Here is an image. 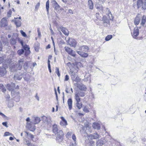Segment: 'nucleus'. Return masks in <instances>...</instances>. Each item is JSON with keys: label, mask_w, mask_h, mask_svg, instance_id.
<instances>
[{"label": "nucleus", "mask_w": 146, "mask_h": 146, "mask_svg": "<svg viewBox=\"0 0 146 146\" xmlns=\"http://www.w3.org/2000/svg\"><path fill=\"white\" fill-rule=\"evenodd\" d=\"M106 11L108 12V15L107 16L103 17L102 21H103V25L105 27H108L110 25V21L112 20L113 17L112 16L111 12L108 8H106Z\"/></svg>", "instance_id": "f257e3e1"}, {"label": "nucleus", "mask_w": 146, "mask_h": 146, "mask_svg": "<svg viewBox=\"0 0 146 146\" xmlns=\"http://www.w3.org/2000/svg\"><path fill=\"white\" fill-rule=\"evenodd\" d=\"M58 131L57 125L56 124L53 125L52 127V131L54 133L57 134L56 135V140H61L63 139V132L61 130H59Z\"/></svg>", "instance_id": "f03ea898"}, {"label": "nucleus", "mask_w": 146, "mask_h": 146, "mask_svg": "<svg viewBox=\"0 0 146 146\" xmlns=\"http://www.w3.org/2000/svg\"><path fill=\"white\" fill-rule=\"evenodd\" d=\"M72 80L76 82H79L80 81V79L78 77L76 73L71 70L69 73Z\"/></svg>", "instance_id": "7ed1b4c3"}, {"label": "nucleus", "mask_w": 146, "mask_h": 146, "mask_svg": "<svg viewBox=\"0 0 146 146\" xmlns=\"http://www.w3.org/2000/svg\"><path fill=\"white\" fill-rule=\"evenodd\" d=\"M65 51L70 55L74 57H75L76 54L75 52L71 48L67 46L64 47Z\"/></svg>", "instance_id": "20e7f679"}, {"label": "nucleus", "mask_w": 146, "mask_h": 146, "mask_svg": "<svg viewBox=\"0 0 146 146\" xmlns=\"http://www.w3.org/2000/svg\"><path fill=\"white\" fill-rule=\"evenodd\" d=\"M67 42L72 47H75L76 44V40L72 38H70L67 40Z\"/></svg>", "instance_id": "39448f33"}, {"label": "nucleus", "mask_w": 146, "mask_h": 146, "mask_svg": "<svg viewBox=\"0 0 146 146\" xmlns=\"http://www.w3.org/2000/svg\"><path fill=\"white\" fill-rule=\"evenodd\" d=\"M88 137L89 139H97L99 138L100 135L97 133H95L93 134L89 135Z\"/></svg>", "instance_id": "423d86ee"}, {"label": "nucleus", "mask_w": 146, "mask_h": 146, "mask_svg": "<svg viewBox=\"0 0 146 146\" xmlns=\"http://www.w3.org/2000/svg\"><path fill=\"white\" fill-rule=\"evenodd\" d=\"M8 23L7 19L4 17L2 18L0 22V26L1 27H5L7 25Z\"/></svg>", "instance_id": "0eeeda50"}, {"label": "nucleus", "mask_w": 146, "mask_h": 146, "mask_svg": "<svg viewBox=\"0 0 146 146\" xmlns=\"http://www.w3.org/2000/svg\"><path fill=\"white\" fill-rule=\"evenodd\" d=\"M22 72H17L14 76V79L15 80H20L23 78V75Z\"/></svg>", "instance_id": "6e6552de"}, {"label": "nucleus", "mask_w": 146, "mask_h": 146, "mask_svg": "<svg viewBox=\"0 0 146 146\" xmlns=\"http://www.w3.org/2000/svg\"><path fill=\"white\" fill-rule=\"evenodd\" d=\"M24 62V61L23 59H21L19 61V63L17 65L18 70H20L21 69Z\"/></svg>", "instance_id": "1a4fd4ad"}, {"label": "nucleus", "mask_w": 146, "mask_h": 146, "mask_svg": "<svg viewBox=\"0 0 146 146\" xmlns=\"http://www.w3.org/2000/svg\"><path fill=\"white\" fill-rule=\"evenodd\" d=\"M15 86V84L14 83L9 84L7 85L6 88L9 91H12L14 90Z\"/></svg>", "instance_id": "9d476101"}, {"label": "nucleus", "mask_w": 146, "mask_h": 146, "mask_svg": "<svg viewBox=\"0 0 146 146\" xmlns=\"http://www.w3.org/2000/svg\"><path fill=\"white\" fill-rule=\"evenodd\" d=\"M139 34V29L137 27H135L134 29L133 34L132 35L133 37L134 38L137 36Z\"/></svg>", "instance_id": "9b49d317"}, {"label": "nucleus", "mask_w": 146, "mask_h": 146, "mask_svg": "<svg viewBox=\"0 0 146 146\" xmlns=\"http://www.w3.org/2000/svg\"><path fill=\"white\" fill-rule=\"evenodd\" d=\"M7 73V71L5 68L0 67V77L4 76Z\"/></svg>", "instance_id": "f8f14e48"}, {"label": "nucleus", "mask_w": 146, "mask_h": 146, "mask_svg": "<svg viewBox=\"0 0 146 146\" xmlns=\"http://www.w3.org/2000/svg\"><path fill=\"white\" fill-rule=\"evenodd\" d=\"M105 140L104 139L102 138L98 140L96 142L97 145L98 146H101L104 145L105 143Z\"/></svg>", "instance_id": "ddd939ff"}, {"label": "nucleus", "mask_w": 146, "mask_h": 146, "mask_svg": "<svg viewBox=\"0 0 146 146\" xmlns=\"http://www.w3.org/2000/svg\"><path fill=\"white\" fill-rule=\"evenodd\" d=\"M140 14H138L137 15L134 20V23L135 25H137L139 24L140 21Z\"/></svg>", "instance_id": "4468645a"}, {"label": "nucleus", "mask_w": 146, "mask_h": 146, "mask_svg": "<svg viewBox=\"0 0 146 146\" xmlns=\"http://www.w3.org/2000/svg\"><path fill=\"white\" fill-rule=\"evenodd\" d=\"M89 48L88 47L86 46H83L80 47L79 50L82 52H87Z\"/></svg>", "instance_id": "2eb2a0df"}, {"label": "nucleus", "mask_w": 146, "mask_h": 146, "mask_svg": "<svg viewBox=\"0 0 146 146\" xmlns=\"http://www.w3.org/2000/svg\"><path fill=\"white\" fill-rule=\"evenodd\" d=\"M23 47L25 50L27 51L25 52V55H27L29 54L30 52V50H29L30 48L29 46L26 44L25 45H23Z\"/></svg>", "instance_id": "dca6fc26"}, {"label": "nucleus", "mask_w": 146, "mask_h": 146, "mask_svg": "<svg viewBox=\"0 0 146 146\" xmlns=\"http://www.w3.org/2000/svg\"><path fill=\"white\" fill-rule=\"evenodd\" d=\"M146 22V16L143 15L141 17V21L140 23L141 25L144 26Z\"/></svg>", "instance_id": "f3484780"}, {"label": "nucleus", "mask_w": 146, "mask_h": 146, "mask_svg": "<svg viewBox=\"0 0 146 146\" xmlns=\"http://www.w3.org/2000/svg\"><path fill=\"white\" fill-rule=\"evenodd\" d=\"M77 87L80 90H82L85 91L86 89V88L85 86L82 84H78Z\"/></svg>", "instance_id": "a211bd4d"}, {"label": "nucleus", "mask_w": 146, "mask_h": 146, "mask_svg": "<svg viewBox=\"0 0 146 146\" xmlns=\"http://www.w3.org/2000/svg\"><path fill=\"white\" fill-rule=\"evenodd\" d=\"M60 29L61 31L65 35L67 36L68 35L69 32L67 29L63 27H60Z\"/></svg>", "instance_id": "6ab92c4d"}, {"label": "nucleus", "mask_w": 146, "mask_h": 146, "mask_svg": "<svg viewBox=\"0 0 146 146\" xmlns=\"http://www.w3.org/2000/svg\"><path fill=\"white\" fill-rule=\"evenodd\" d=\"M76 52L82 57L86 58L88 56V54L87 53H85L81 51H77Z\"/></svg>", "instance_id": "aec40b11"}, {"label": "nucleus", "mask_w": 146, "mask_h": 146, "mask_svg": "<svg viewBox=\"0 0 146 146\" xmlns=\"http://www.w3.org/2000/svg\"><path fill=\"white\" fill-rule=\"evenodd\" d=\"M61 118L62 120V121H61L60 124L62 126L66 125H67V123L66 120L64 119V118L63 117H61Z\"/></svg>", "instance_id": "412c9836"}, {"label": "nucleus", "mask_w": 146, "mask_h": 146, "mask_svg": "<svg viewBox=\"0 0 146 146\" xmlns=\"http://www.w3.org/2000/svg\"><path fill=\"white\" fill-rule=\"evenodd\" d=\"M92 127L94 129L99 130L100 129V124L98 123H94L92 125Z\"/></svg>", "instance_id": "4be33fe9"}, {"label": "nucleus", "mask_w": 146, "mask_h": 146, "mask_svg": "<svg viewBox=\"0 0 146 146\" xmlns=\"http://www.w3.org/2000/svg\"><path fill=\"white\" fill-rule=\"evenodd\" d=\"M40 121V119L38 117H35L34 118L33 122L35 124H37L39 123Z\"/></svg>", "instance_id": "5701e85b"}, {"label": "nucleus", "mask_w": 146, "mask_h": 146, "mask_svg": "<svg viewBox=\"0 0 146 146\" xmlns=\"http://www.w3.org/2000/svg\"><path fill=\"white\" fill-rule=\"evenodd\" d=\"M72 100L71 99L69 98L68 100V106L70 110L72 107Z\"/></svg>", "instance_id": "b1692460"}, {"label": "nucleus", "mask_w": 146, "mask_h": 146, "mask_svg": "<svg viewBox=\"0 0 146 146\" xmlns=\"http://www.w3.org/2000/svg\"><path fill=\"white\" fill-rule=\"evenodd\" d=\"M53 6L55 9L56 10H59L60 8V6L56 1H54L53 2Z\"/></svg>", "instance_id": "393cba45"}, {"label": "nucleus", "mask_w": 146, "mask_h": 146, "mask_svg": "<svg viewBox=\"0 0 146 146\" xmlns=\"http://www.w3.org/2000/svg\"><path fill=\"white\" fill-rule=\"evenodd\" d=\"M17 40L16 39L12 38L10 40V43L12 45H15L17 43Z\"/></svg>", "instance_id": "a878e982"}, {"label": "nucleus", "mask_w": 146, "mask_h": 146, "mask_svg": "<svg viewBox=\"0 0 146 146\" xmlns=\"http://www.w3.org/2000/svg\"><path fill=\"white\" fill-rule=\"evenodd\" d=\"M74 99L76 100V102H80V96L77 94L76 92L74 96Z\"/></svg>", "instance_id": "bb28decb"}, {"label": "nucleus", "mask_w": 146, "mask_h": 146, "mask_svg": "<svg viewBox=\"0 0 146 146\" xmlns=\"http://www.w3.org/2000/svg\"><path fill=\"white\" fill-rule=\"evenodd\" d=\"M15 23L17 27H19L21 25V23L20 21L15 20Z\"/></svg>", "instance_id": "cd10ccee"}, {"label": "nucleus", "mask_w": 146, "mask_h": 146, "mask_svg": "<svg viewBox=\"0 0 146 146\" xmlns=\"http://www.w3.org/2000/svg\"><path fill=\"white\" fill-rule=\"evenodd\" d=\"M88 7L90 9H92L93 8V5L92 2L91 0H89L88 1Z\"/></svg>", "instance_id": "c85d7f7f"}, {"label": "nucleus", "mask_w": 146, "mask_h": 146, "mask_svg": "<svg viewBox=\"0 0 146 146\" xmlns=\"http://www.w3.org/2000/svg\"><path fill=\"white\" fill-rule=\"evenodd\" d=\"M76 106L79 109H80L82 107V104L80 102H77L76 103Z\"/></svg>", "instance_id": "c756f323"}, {"label": "nucleus", "mask_w": 146, "mask_h": 146, "mask_svg": "<svg viewBox=\"0 0 146 146\" xmlns=\"http://www.w3.org/2000/svg\"><path fill=\"white\" fill-rule=\"evenodd\" d=\"M49 1L48 0L46 3V8L47 13H49Z\"/></svg>", "instance_id": "7c9ffc66"}, {"label": "nucleus", "mask_w": 146, "mask_h": 146, "mask_svg": "<svg viewBox=\"0 0 146 146\" xmlns=\"http://www.w3.org/2000/svg\"><path fill=\"white\" fill-rule=\"evenodd\" d=\"M83 110L86 113H88L89 112V109L86 106H85L83 108Z\"/></svg>", "instance_id": "2f4dec72"}, {"label": "nucleus", "mask_w": 146, "mask_h": 146, "mask_svg": "<svg viewBox=\"0 0 146 146\" xmlns=\"http://www.w3.org/2000/svg\"><path fill=\"white\" fill-rule=\"evenodd\" d=\"M24 52V51L23 49H21L17 51V53L19 55H21V54H23Z\"/></svg>", "instance_id": "473e14b6"}, {"label": "nucleus", "mask_w": 146, "mask_h": 146, "mask_svg": "<svg viewBox=\"0 0 146 146\" xmlns=\"http://www.w3.org/2000/svg\"><path fill=\"white\" fill-rule=\"evenodd\" d=\"M76 93H77V94L80 97H83L85 96V93L82 92H76Z\"/></svg>", "instance_id": "72a5a7b5"}, {"label": "nucleus", "mask_w": 146, "mask_h": 146, "mask_svg": "<svg viewBox=\"0 0 146 146\" xmlns=\"http://www.w3.org/2000/svg\"><path fill=\"white\" fill-rule=\"evenodd\" d=\"M112 36L111 35H108L105 38V40L106 41H108L112 38Z\"/></svg>", "instance_id": "f704fd0d"}, {"label": "nucleus", "mask_w": 146, "mask_h": 146, "mask_svg": "<svg viewBox=\"0 0 146 146\" xmlns=\"http://www.w3.org/2000/svg\"><path fill=\"white\" fill-rule=\"evenodd\" d=\"M25 133L27 134V135L30 137L32 139L34 138V135L31 134L29 133L28 132H25Z\"/></svg>", "instance_id": "c9c22d12"}, {"label": "nucleus", "mask_w": 146, "mask_h": 146, "mask_svg": "<svg viewBox=\"0 0 146 146\" xmlns=\"http://www.w3.org/2000/svg\"><path fill=\"white\" fill-rule=\"evenodd\" d=\"M3 43L5 45H8L9 44V42L8 40L7 39H5L3 41Z\"/></svg>", "instance_id": "e433bc0d"}, {"label": "nucleus", "mask_w": 146, "mask_h": 146, "mask_svg": "<svg viewBox=\"0 0 146 146\" xmlns=\"http://www.w3.org/2000/svg\"><path fill=\"white\" fill-rule=\"evenodd\" d=\"M39 46V44L37 42L36 43L34 44V48L35 50H36V49L38 48Z\"/></svg>", "instance_id": "4c0bfd02"}, {"label": "nucleus", "mask_w": 146, "mask_h": 146, "mask_svg": "<svg viewBox=\"0 0 146 146\" xmlns=\"http://www.w3.org/2000/svg\"><path fill=\"white\" fill-rule=\"evenodd\" d=\"M56 73L57 75L59 77L60 76V74L59 71V69L58 67L56 68Z\"/></svg>", "instance_id": "58836bf2"}, {"label": "nucleus", "mask_w": 146, "mask_h": 146, "mask_svg": "<svg viewBox=\"0 0 146 146\" xmlns=\"http://www.w3.org/2000/svg\"><path fill=\"white\" fill-rule=\"evenodd\" d=\"M96 16L97 19H98L100 20L101 18V17L98 13H96Z\"/></svg>", "instance_id": "ea45409f"}, {"label": "nucleus", "mask_w": 146, "mask_h": 146, "mask_svg": "<svg viewBox=\"0 0 146 146\" xmlns=\"http://www.w3.org/2000/svg\"><path fill=\"white\" fill-rule=\"evenodd\" d=\"M97 9L100 11L103 12V7L101 6H100L97 7Z\"/></svg>", "instance_id": "a19ab883"}, {"label": "nucleus", "mask_w": 146, "mask_h": 146, "mask_svg": "<svg viewBox=\"0 0 146 146\" xmlns=\"http://www.w3.org/2000/svg\"><path fill=\"white\" fill-rule=\"evenodd\" d=\"M42 120L43 121H44V122H47L48 118L44 116L42 117Z\"/></svg>", "instance_id": "79ce46f5"}, {"label": "nucleus", "mask_w": 146, "mask_h": 146, "mask_svg": "<svg viewBox=\"0 0 146 146\" xmlns=\"http://www.w3.org/2000/svg\"><path fill=\"white\" fill-rule=\"evenodd\" d=\"M20 33L24 37H26L27 36V35L25 33V32H24L23 31H21Z\"/></svg>", "instance_id": "37998d69"}, {"label": "nucleus", "mask_w": 146, "mask_h": 146, "mask_svg": "<svg viewBox=\"0 0 146 146\" xmlns=\"http://www.w3.org/2000/svg\"><path fill=\"white\" fill-rule=\"evenodd\" d=\"M12 12L11 10H10L7 13V16L9 17L11 16Z\"/></svg>", "instance_id": "c03bdc74"}, {"label": "nucleus", "mask_w": 146, "mask_h": 146, "mask_svg": "<svg viewBox=\"0 0 146 146\" xmlns=\"http://www.w3.org/2000/svg\"><path fill=\"white\" fill-rule=\"evenodd\" d=\"M25 141V143L26 145H27L28 146H29V144H31V143L29 142V141H28L27 140L25 139L24 140Z\"/></svg>", "instance_id": "a18cd8bd"}, {"label": "nucleus", "mask_w": 146, "mask_h": 146, "mask_svg": "<svg viewBox=\"0 0 146 146\" xmlns=\"http://www.w3.org/2000/svg\"><path fill=\"white\" fill-rule=\"evenodd\" d=\"M12 135V134L11 133H9V132H6L5 133L4 135V136H9V135Z\"/></svg>", "instance_id": "49530a36"}, {"label": "nucleus", "mask_w": 146, "mask_h": 146, "mask_svg": "<svg viewBox=\"0 0 146 146\" xmlns=\"http://www.w3.org/2000/svg\"><path fill=\"white\" fill-rule=\"evenodd\" d=\"M72 139L75 142H76V137L74 134H73L72 135Z\"/></svg>", "instance_id": "de8ad7c7"}, {"label": "nucleus", "mask_w": 146, "mask_h": 146, "mask_svg": "<svg viewBox=\"0 0 146 146\" xmlns=\"http://www.w3.org/2000/svg\"><path fill=\"white\" fill-rule=\"evenodd\" d=\"M24 66L25 69L28 66V64L27 62H25L24 64Z\"/></svg>", "instance_id": "09e8293b"}, {"label": "nucleus", "mask_w": 146, "mask_h": 146, "mask_svg": "<svg viewBox=\"0 0 146 146\" xmlns=\"http://www.w3.org/2000/svg\"><path fill=\"white\" fill-rule=\"evenodd\" d=\"M72 133V131H69L67 133L66 135V136L67 137H69V136L71 135Z\"/></svg>", "instance_id": "8fccbe9b"}, {"label": "nucleus", "mask_w": 146, "mask_h": 146, "mask_svg": "<svg viewBox=\"0 0 146 146\" xmlns=\"http://www.w3.org/2000/svg\"><path fill=\"white\" fill-rule=\"evenodd\" d=\"M18 41L21 44L22 46H23V41L19 38L18 39Z\"/></svg>", "instance_id": "3c124183"}, {"label": "nucleus", "mask_w": 146, "mask_h": 146, "mask_svg": "<svg viewBox=\"0 0 146 146\" xmlns=\"http://www.w3.org/2000/svg\"><path fill=\"white\" fill-rule=\"evenodd\" d=\"M69 79V76L68 75H66L65 76L64 81H67Z\"/></svg>", "instance_id": "603ef678"}, {"label": "nucleus", "mask_w": 146, "mask_h": 146, "mask_svg": "<svg viewBox=\"0 0 146 146\" xmlns=\"http://www.w3.org/2000/svg\"><path fill=\"white\" fill-rule=\"evenodd\" d=\"M2 124L6 127H8V126L7 125V122H3L2 123Z\"/></svg>", "instance_id": "864d4df0"}, {"label": "nucleus", "mask_w": 146, "mask_h": 146, "mask_svg": "<svg viewBox=\"0 0 146 146\" xmlns=\"http://www.w3.org/2000/svg\"><path fill=\"white\" fill-rule=\"evenodd\" d=\"M37 32L38 33V35L39 36H40L41 35L40 31L39 30V29H38L37 30Z\"/></svg>", "instance_id": "5fc2aeb1"}, {"label": "nucleus", "mask_w": 146, "mask_h": 146, "mask_svg": "<svg viewBox=\"0 0 146 146\" xmlns=\"http://www.w3.org/2000/svg\"><path fill=\"white\" fill-rule=\"evenodd\" d=\"M10 105H9V104L8 105V107L9 108H11L13 106V103H11L10 104Z\"/></svg>", "instance_id": "6e6d98bb"}, {"label": "nucleus", "mask_w": 146, "mask_h": 146, "mask_svg": "<svg viewBox=\"0 0 146 146\" xmlns=\"http://www.w3.org/2000/svg\"><path fill=\"white\" fill-rule=\"evenodd\" d=\"M69 89L67 88V87L66 88V92L67 93H69Z\"/></svg>", "instance_id": "4d7b16f0"}, {"label": "nucleus", "mask_w": 146, "mask_h": 146, "mask_svg": "<svg viewBox=\"0 0 146 146\" xmlns=\"http://www.w3.org/2000/svg\"><path fill=\"white\" fill-rule=\"evenodd\" d=\"M3 60V57H0V63H2Z\"/></svg>", "instance_id": "13d9d810"}, {"label": "nucleus", "mask_w": 146, "mask_h": 146, "mask_svg": "<svg viewBox=\"0 0 146 146\" xmlns=\"http://www.w3.org/2000/svg\"><path fill=\"white\" fill-rule=\"evenodd\" d=\"M30 118L29 117H28L26 119V121L28 122L27 123V124H29V123H28V122H29L30 121Z\"/></svg>", "instance_id": "bf43d9fd"}, {"label": "nucleus", "mask_w": 146, "mask_h": 146, "mask_svg": "<svg viewBox=\"0 0 146 146\" xmlns=\"http://www.w3.org/2000/svg\"><path fill=\"white\" fill-rule=\"evenodd\" d=\"M87 75H88V76H90V74H86V75L85 76V79H84V80H86V79H87L86 78H88V77H87L88 76Z\"/></svg>", "instance_id": "052dcab7"}, {"label": "nucleus", "mask_w": 146, "mask_h": 146, "mask_svg": "<svg viewBox=\"0 0 146 146\" xmlns=\"http://www.w3.org/2000/svg\"><path fill=\"white\" fill-rule=\"evenodd\" d=\"M2 92H5L6 91V89L5 88H3V87L2 88Z\"/></svg>", "instance_id": "680f3d73"}, {"label": "nucleus", "mask_w": 146, "mask_h": 146, "mask_svg": "<svg viewBox=\"0 0 146 146\" xmlns=\"http://www.w3.org/2000/svg\"><path fill=\"white\" fill-rule=\"evenodd\" d=\"M2 44L1 43H0V51H1L2 50Z\"/></svg>", "instance_id": "e2e57ef3"}, {"label": "nucleus", "mask_w": 146, "mask_h": 146, "mask_svg": "<svg viewBox=\"0 0 146 146\" xmlns=\"http://www.w3.org/2000/svg\"><path fill=\"white\" fill-rule=\"evenodd\" d=\"M70 146H76V142H75L74 143H72Z\"/></svg>", "instance_id": "0e129e2a"}, {"label": "nucleus", "mask_w": 146, "mask_h": 146, "mask_svg": "<svg viewBox=\"0 0 146 146\" xmlns=\"http://www.w3.org/2000/svg\"><path fill=\"white\" fill-rule=\"evenodd\" d=\"M3 87V84H0V89H2Z\"/></svg>", "instance_id": "69168bd1"}, {"label": "nucleus", "mask_w": 146, "mask_h": 146, "mask_svg": "<svg viewBox=\"0 0 146 146\" xmlns=\"http://www.w3.org/2000/svg\"><path fill=\"white\" fill-rule=\"evenodd\" d=\"M68 11L69 13H71L72 14H73V12H72V10L71 9H69L68 10Z\"/></svg>", "instance_id": "338daca9"}, {"label": "nucleus", "mask_w": 146, "mask_h": 146, "mask_svg": "<svg viewBox=\"0 0 146 146\" xmlns=\"http://www.w3.org/2000/svg\"><path fill=\"white\" fill-rule=\"evenodd\" d=\"M67 65L68 66H70L71 65V64L70 62H69L67 64Z\"/></svg>", "instance_id": "774afa93"}]
</instances>
